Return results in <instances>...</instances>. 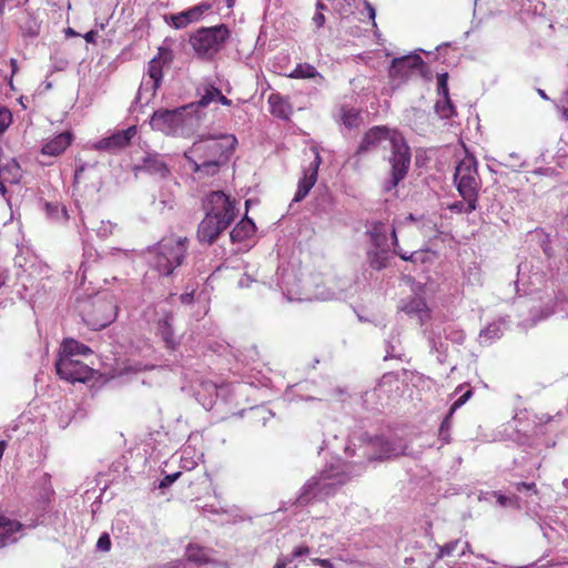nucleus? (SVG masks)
Segmentation results:
<instances>
[{
    "instance_id": "obj_29",
    "label": "nucleus",
    "mask_w": 568,
    "mask_h": 568,
    "mask_svg": "<svg viewBox=\"0 0 568 568\" xmlns=\"http://www.w3.org/2000/svg\"><path fill=\"white\" fill-rule=\"evenodd\" d=\"M91 353H92V351L89 346H87L75 339L67 338L63 341V343L61 345L60 356H70L73 358L77 355L87 356Z\"/></svg>"
},
{
    "instance_id": "obj_41",
    "label": "nucleus",
    "mask_w": 568,
    "mask_h": 568,
    "mask_svg": "<svg viewBox=\"0 0 568 568\" xmlns=\"http://www.w3.org/2000/svg\"><path fill=\"white\" fill-rule=\"evenodd\" d=\"M118 229V224L111 221H100L97 227L92 230L95 232L97 236L101 240L108 239L110 235L114 233V230Z\"/></svg>"
},
{
    "instance_id": "obj_32",
    "label": "nucleus",
    "mask_w": 568,
    "mask_h": 568,
    "mask_svg": "<svg viewBox=\"0 0 568 568\" xmlns=\"http://www.w3.org/2000/svg\"><path fill=\"white\" fill-rule=\"evenodd\" d=\"M341 120L344 126L348 130L357 129L363 121L358 109L346 106L341 109Z\"/></svg>"
},
{
    "instance_id": "obj_51",
    "label": "nucleus",
    "mask_w": 568,
    "mask_h": 568,
    "mask_svg": "<svg viewBox=\"0 0 568 568\" xmlns=\"http://www.w3.org/2000/svg\"><path fill=\"white\" fill-rule=\"evenodd\" d=\"M97 549L101 551H109L111 549V538L108 532L100 535L97 541Z\"/></svg>"
},
{
    "instance_id": "obj_49",
    "label": "nucleus",
    "mask_w": 568,
    "mask_h": 568,
    "mask_svg": "<svg viewBox=\"0 0 568 568\" xmlns=\"http://www.w3.org/2000/svg\"><path fill=\"white\" fill-rule=\"evenodd\" d=\"M473 396V389L468 388L463 395H460L450 406V415L462 407Z\"/></svg>"
},
{
    "instance_id": "obj_39",
    "label": "nucleus",
    "mask_w": 568,
    "mask_h": 568,
    "mask_svg": "<svg viewBox=\"0 0 568 568\" xmlns=\"http://www.w3.org/2000/svg\"><path fill=\"white\" fill-rule=\"evenodd\" d=\"M185 555L186 558L193 562L203 564L207 560L203 548L197 545L189 544Z\"/></svg>"
},
{
    "instance_id": "obj_7",
    "label": "nucleus",
    "mask_w": 568,
    "mask_h": 568,
    "mask_svg": "<svg viewBox=\"0 0 568 568\" xmlns=\"http://www.w3.org/2000/svg\"><path fill=\"white\" fill-rule=\"evenodd\" d=\"M195 112V104L190 103L175 109H159L153 112L150 125L153 130L161 131L168 135L176 134L186 123L187 119Z\"/></svg>"
},
{
    "instance_id": "obj_4",
    "label": "nucleus",
    "mask_w": 568,
    "mask_h": 568,
    "mask_svg": "<svg viewBox=\"0 0 568 568\" xmlns=\"http://www.w3.org/2000/svg\"><path fill=\"white\" fill-rule=\"evenodd\" d=\"M230 37V30L225 24L201 27L190 36L189 42L196 57L210 61L222 49Z\"/></svg>"
},
{
    "instance_id": "obj_30",
    "label": "nucleus",
    "mask_w": 568,
    "mask_h": 568,
    "mask_svg": "<svg viewBox=\"0 0 568 568\" xmlns=\"http://www.w3.org/2000/svg\"><path fill=\"white\" fill-rule=\"evenodd\" d=\"M504 320L495 321L487 325L484 329L479 333L480 343L490 344L494 341L500 338L504 334Z\"/></svg>"
},
{
    "instance_id": "obj_22",
    "label": "nucleus",
    "mask_w": 568,
    "mask_h": 568,
    "mask_svg": "<svg viewBox=\"0 0 568 568\" xmlns=\"http://www.w3.org/2000/svg\"><path fill=\"white\" fill-rule=\"evenodd\" d=\"M267 103L270 105V112L272 115L281 119L288 120L293 109L286 97L275 92L271 93L267 99Z\"/></svg>"
},
{
    "instance_id": "obj_44",
    "label": "nucleus",
    "mask_w": 568,
    "mask_h": 568,
    "mask_svg": "<svg viewBox=\"0 0 568 568\" xmlns=\"http://www.w3.org/2000/svg\"><path fill=\"white\" fill-rule=\"evenodd\" d=\"M496 497L498 505H500L501 507H513L516 509L520 508L519 498L516 495L506 496L499 493L496 494Z\"/></svg>"
},
{
    "instance_id": "obj_45",
    "label": "nucleus",
    "mask_w": 568,
    "mask_h": 568,
    "mask_svg": "<svg viewBox=\"0 0 568 568\" xmlns=\"http://www.w3.org/2000/svg\"><path fill=\"white\" fill-rule=\"evenodd\" d=\"M516 491L524 494L526 496H531L537 494V487L535 483H525L518 481L513 484Z\"/></svg>"
},
{
    "instance_id": "obj_3",
    "label": "nucleus",
    "mask_w": 568,
    "mask_h": 568,
    "mask_svg": "<svg viewBox=\"0 0 568 568\" xmlns=\"http://www.w3.org/2000/svg\"><path fill=\"white\" fill-rule=\"evenodd\" d=\"M477 165V160L474 156H465L455 169L454 183L459 195L467 203L465 213H471L477 210L478 191L480 187Z\"/></svg>"
},
{
    "instance_id": "obj_48",
    "label": "nucleus",
    "mask_w": 568,
    "mask_h": 568,
    "mask_svg": "<svg viewBox=\"0 0 568 568\" xmlns=\"http://www.w3.org/2000/svg\"><path fill=\"white\" fill-rule=\"evenodd\" d=\"M12 122V114L7 108L0 109V133H3Z\"/></svg>"
},
{
    "instance_id": "obj_42",
    "label": "nucleus",
    "mask_w": 568,
    "mask_h": 568,
    "mask_svg": "<svg viewBox=\"0 0 568 568\" xmlns=\"http://www.w3.org/2000/svg\"><path fill=\"white\" fill-rule=\"evenodd\" d=\"M155 60L159 64V69L163 71V65L170 64L173 60V53L171 49L165 47H160L158 49V54L152 59Z\"/></svg>"
},
{
    "instance_id": "obj_25",
    "label": "nucleus",
    "mask_w": 568,
    "mask_h": 568,
    "mask_svg": "<svg viewBox=\"0 0 568 568\" xmlns=\"http://www.w3.org/2000/svg\"><path fill=\"white\" fill-rule=\"evenodd\" d=\"M256 233V226L252 219L244 216L231 231L230 237L233 243H243L252 239Z\"/></svg>"
},
{
    "instance_id": "obj_19",
    "label": "nucleus",
    "mask_w": 568,
    "mask_h": 568,
    "mask_svg": "<svg viewBox=\"0 0 568 568\" xmlns=\"http://www.w3.org/2000/svg\"><path fill=\"white\" fill-rule=\"evenodd\" d=\"M424 65L423 59L418 54H408L400 58H394L389 67V77L394 80L405 81L410 74Z\"/></svg>"
},
{
    "instance_id": "obj_54",
    "label": "nucleus",
    "mask_w": 568,
    "mask_h": 568,
    "mask_svg": "<svg viewBox=\"0 0 568 568\" xmlns=\"http://www.w3.org/2000/svg\"><path fill=\"white\" fill-rule=\"evenodd\" d=\"M426 252L424 250L412 252L408 256L409 262L425 264L428 261Z\"/></svg>"
},
{
    "instance_id": "obj_28",
    "label": "nucleus",
    "mask_w": 568,
    "mask_h": 568,
    "mask_svg": "<svg viewBox=\"0 0 568 568\" xmlns=\"http://www.w3.org/2000/svg\"><path fill=\"white\" fill-rule=\"evenodd\" d=\"M288 77L293 79H313L316 84L324 82V77L310 63L297 64Z\"/></svg>"
},
{
    "instance_id": "obj_5",
    "label": "nucleus",
    "mask_w": 568,
    "mask_h": 568,
    "mask_svg": "<svg viewBox=\"0 0 568 568\" xmlns=\"http://www.w3.org/2000/svg\"><path fill=\"white\" fill-rule=\"evenodd\" d=\"M347 480L344 471H336L334 468L324 469L318 476L312 477L302 488L297 498L301 506L306 505L313 498L326 497L334 493L335 488Z\"/></svg>"
},
{
    "instance_id": "obj_46",
    "label": "nucleus",
    "mask_w": 568,
    "mask_h": 568,
    "mask_svg": "<svg viewBox=\"0 0 568 568\" xmlns=\"http://www.w3.org/2000/svg\"><path fill=\"white\" fill-rule=\"evenodd\" d=\"M437 94L439 97H448L449 95L448 73L447 72L437 74Z\"/></svg>"
},
{
    "instance_id": "obj_18",
    "label": "nucleus",
    "mask_w": 568,
    "mask_h": 568,
    "mask_svg": "<svg viewBox=\"0 0 568 568\" xmlns=\"http://www.w3.org/2000/svg\"><path fill=\"white\" fill-rule=\"evenodd\" d=\"M230 225L227 220H220L214 215L205 214L197 227V240L202 244L211 245Z\"/></svg>"
},
{
    "instance_id": "obj_12",
    "label": "nucleus",
    "mask_w": 568,
    "mask_h": 568,
    "mask_svg": "<svg viewBox=\"0 0 568 568\" xmlns=\"http://www.w3.org/2000/svg\"><path fill=\"white\" fill-rule=\"evenodd\" d=\"M395 134H400V132L396 129H389L386 125H375L371 128L363 136L356 155H363L368 153L375 149H377L383 142H388L392 144V139Z\"/></svg>"
},
{
    "instance_id": "obj_16",
    "label": "nucleus",
    "mask_w": 568,
    "mask_h": 568,
    "mask_svg": "<svg viewBox=\"0 0 568 568\" xmlns=\"http://www.w3.org/2000/svg\"><path fill=\"white\" fill-rule=\"evenodd\" d=\"M136 134V126L113 132L110 136L103 138L94 144V148L109 153H118L126 148Z\"/></svg>"
},
{
    "instance_id": "obj_24",
    "label": "nucleus",
    "mask_w": 568,
    "mask_h": 568,
    "mask_svg": "<svg viewBox=\"0 0 568 568\" xmlns=\"http://www.w3.org/2000/svg\"><path fill=\"white\" fill-rule=\"evenodd\" d=\"M73 135L71 132H62L47 142L41 152L43 155L58 156L71 144Z\"/></svg>"
},
{
    "instance_id": "obj_11",
    "label": "nucleus",
    "mask_w": 568,
    "mask_h": 568,
    "mask_svg": "<svg viewBox=\"0 0 568 568\" xmlns=\"http://www.w3.org/2000/svg\"><path fill=\"white\" fill-rule=\"evenodd\" d=\"M116 311L118 306L112 298H97L93 302V313L85 321L92 329L99 331L115 320Z\"/></svg>"
},
{
    "instance_id": "obj_52",
    "label": "nucleus",
    "mask_w": 568,
    "mask_h": 568,
    "mask_svg": "<svg viewBox=\"0 0 568 568\" xmlns=\"http://www.w3.org/2000/svg\"><path fill=\"white\" fill-rule=\"evenodd\" d=\"M459 545V540H454L445 544L440 549L438 557L452 556Z\"/></svg>"
},
{
    "instance_id": "obj_61",
    "label": "nucleus",
    "mask_w": 568,
    "mask_h": 568,
    "mask_svg": "<svg viewBox=\"0 0 568 568\" xmlns=\"http://www.w3.org/2000/svg\"><path fill=\"white\" fill-rule=\"evenodd\" d=\"M313 561L317 565H320L322 568H334L333 562L329 559H313Z\"/></svg>"
},
{
    "instance_id": "obj_31",
    "label": "nucleus",
    "mask_w": 568,
    "mask_h": 568,
    "mask_svg": "<svg viewBox=\"0 0 568 568\" xmlns=\"http://www.w3.org/2000/svg\"><path fill=\"white\" fill-rule=\"evenodd\" d=\"M43 210L48 219L54 222H67L69 220V215L64 205L55 202H44Z\"/></svg>"
},
{
    "instance_id": "obj_20",
    "label": "nucleus",
    "mask_w": 568,
    "mask_h": 568,
    "mask_svg": "<svg viewBox=\"0 0 568 568\" xmlns=\"http://www.w3.org/2000/svg\"><path fill=\"white\" fill-rule=\"evenodd\" d=\"M24 525L14 518L0 515V548L17 542L23 536Z\"/></svg>"
},
{
    "instance_id": "obj_2",
    "label": "nucleus",
    "mask_w": 568,
    "mask_h": 568,
    "mask_svg": "<svg viewBox=\"0 0 568 568\" xmlns=\"http://www.w3.org/2000/svg\"><path fill=\"white\" fill-rule=\"evenodd\" d=\"M187 237H164L149 247L151 266L162 276H171L181 266L187 252Z\"/></svg>"
},
{
    "instance_id": "obj_55",
    "label": "nucleus",
    "mask_w": 568,
    "mask_h": 568,
    "mask_svg": "<svg viewBox=\"0 0 568 568\" xmlns=\"http://www.w3.org/2000/svg\"><path fill=\"white\" fill-rule=\"evenodd\" d=\"M557 108L561 113V118L565 121H568V92L562 97L560 104H558Z\"/></svg>"
},
{
    "instance_id": "obj_59",
    "label": "nucleus",
    "mask_w": 568,
    "mask_h": 568,
    "mask_svg": "<svg viewBox=\"0 0 568 568\" xmlns=\"http://www.w3.org/2000/svg\"><path fill=\"white\" fill-rule=\"evenodd\" d=\"M180 301L184 305H190L194 301V292H186L180 295Z\"/></svg>"
},
{
    "instance_id": "obj_10",
    "label": "nucleus",
    "mask_w": 568,
    "mask_h": 568,
    "mask_svg": "<svg viewBox=\"0 0 568 568\" xmlns=\"http://www.w3.org/2000/svg\"><path fill=\"white\" fill-rule=\"evenodd\" d=\"M162 80L163 71L159 69V64L155 60H150L148 71L142 78L134 103L148 104L155 97L158 89L162 84Z\"/></svg>"
},
{
    "instance_id": "obj_36",
    "label": "nucleus",
    "mask_w": 568,
    "mask_h": 568,
    "mask_svg": "<svg viewBox=\"0 0 568 568\" xmlns=\"http://www.w3.org/2000/svg\"><path fill=\"white\" fill-rule=\"evenodd\" d=\"M371 237L375 250H389L387 231L385 230L384 225L374 226L373 231L371 232Z\"/></svg>"
},
{
    "instance_id": "obj_53",
    "label": "nucleus",
    "mask_w": 568,
    "mask_h": 568,
    "mask_svg": "<svg viewBox=\"0 0 568 568\" xmlns=\"http://www.w3.org/2000/svg\"><path fill=\"white\" fill-rule=\"evenodd\" d=\"M180 475H181L180 471H176V473H173V474H170V475H165L160 480L159 488L160 489L169 488L180 477Z\"/></svg>"
},
{
    "instance_id": "obj_33",
    "label": "nucleus",
    "mask_w": 568,
    "mask_h": 568,
    "mask_svg": "<svg viewBox=\"0 0 568 568\" xmlns=\"http://www.w3.org/2000/svg\"><path fill=\"white\" fill-rule=\"evenodd\" d=\"M389 257V250H374L368 251L367 260L369 266L376 271H382L387 267Z\"/></svg>"
},
{
    "instance_id": "obj_15",
    "label": "nucleus",
    "mask_w": 568,
    "mask_h": 568,
    "mask_svg": "<svg viewBox=\"0 0 568 568\" xmlns=\"http://www.w3.org/2000/svg\"><path fill=\"white\" fill-rule=\"evenodd\" d=\"M135 174L143 172L159 179H166L171 171L163 155L156 152H145L140 162L134 165Z\"/></svg>"
},
{
    "instance_id": "obj_63",
    "label": "nucleus",
    "mask_w": 568,
    "mask_h": 568,
    "mask_svg": "<svg viewBox=\"0 0 568 568\" xmlns=\"http://www.w3.org/2000/svg\"><path fill=\"white\" fill-rule=\"evenodd\" d=\"M98 36V32L95 30H90L89 32H87L84 34V40L88 42V43H94L95 42V38Z\"/></svg>"
},
{
    "instance_id": "obj_6",
    "label": "nucleus",
    "mask_w": 568,
    "mask_h": 568,
    "mask_svg": "<svg viewBox=\"0 0 568 568\" xmlns=\"http://www.w3.org/2000/svg\"><path fill=\"white\" fill-rule=\"evenodd\" d=\"M390 151V176L384 183V191L386 192H390L397 187L407 176L412 161L410 148L402 133L393 136Z\"/></svg>"
},
{
    "instance_id": "obj_64",
    "label": "nucleus",
    "mask_w": 568,
    "mask_h": 568,
    "mask_svg": "<svg viewBox=\"0 0 568 568\" xmlns=\"http://www.w3.org/2000/svg\"><path fill=\"white\" fill-rule=\"evenodd\" d=\"M467 209V205H465V203L463 201H458V202H455L452 206H450V210L453 211H457V212H464L465 213V210Z\"/></svg>"
},
{
    "instance_id": "obj_34",
    "label": "nucleus",
    "mask_w": 568,
    "mask_h": 568,
    "mask_svg": "<svg viewBox=\"0 0 568 568\" xmlns=\"http://www.w3.org/2000/svg\"><path fill=\"white\" fill-rule=\"evenodd\" d=\"M399 333L395 329L392 331L390 336L385 342V351L386 355L384 357L385 361L389 358H400L402 356V348H400V341H399Z\"/></svg>"
},
{
    "instance_id": "obj_17",
    "label": "nucleus",
    "mask_w": 568,
    "mask_h": 568,
    "mask_svg": "<svg viewBox=\"0 0 568 568\" xmlns=\"http://www.w3.org/2000/svg\"><path fill=\"white\" fill-rule=\"evenodd\" d=\"M210 9L211 4L201 2L181 12L166 14L164 20L175 29H184L189 24L200 21Z\"/></svg>"
},
{
    "instance_id": "obj_38",
    "label": "nucleus",
    "mask_w": 568,
    "mask_h": 568,
    "mask_svg": "<svg viewBox=\"0 0 568 568\" xmlns=\"http://www.w3.org/2000/svg\"><path fill=\"white\" fill-rule=\"evenodd\" d=\"M442 328L439 326H436L433 328L428 334V343L432 348V351H435L439 354L444 353L446 351V347L444 343L442 342Z\"/></svg>"
},
{
    "instance_id": "obj_47",
    "label": "nucleus",
    "mask_w": 568,
    "mask_h": 568,
    "mask_svg": "<svg viewBox=\"0 0 568 568\" xmlns=\"http://www.w3.org/2000/svg\"><path fill=\"white\" fill-rule=\"evenodd\" d=\"M452 418H453V415H450V409H449L439 427V437L446 443L449 442V430L452 427Z\"/></svg>"
},
{
    "instance_id": "obj_50",
    "label": "nucleus",
    "mask_w": 568,
    "mask_h": 568,
    "mask_svg": "<svg viewBox=\"0 0 568 568\" xmlns=\"http://www.w3.org/2000/svg\"><path fill=\"white\" fill-rule=\"evenodd\" d=\"M390 236H392V242H393V245H394V254L398 255L404 261H409V258H408L409 254L404 252L399 247V245H398V240H397V235H396L395 229H392Z\"/></svg>"
},
{
    "instance_id": "obj_43",
    "label": "nucleus",
    "mask_w": 568,
    "mask_h": 568,
    "mask_svg": "<svg viewBox=\"0 0 568 568\" xmlns=\"http://www.w3.org/2000/svg\"><path fill=\"white\" fill-rule=\"evenodd\" d=\"M442 332L445 334L446 339L459 345L464 343L466 337L464 331L457 329L453 326L444 327Z\"/></svg>"
},
{
    "instance_id": "obj_57",
    "label": "nucleus",
    "mask_w": 568,
    "mask_h": 568,
    "mask_svg": "<svg viewBox=\"0 0 568 568\" xmlns=\"http://www.w3.org/2000/svg\"><path fill=\"white\" fill-rule=\"evenodd\" d=\"M552 310L550 308H545V310H540V314L536 317L535 314L531 315V322L532 324H536L538 321H541V320H545L547 318L548 316H550L552 314Z\"/></svg>"
},
{
    "instance_id": "obj_21",
    "label": "nucleus",
    "mask_w": 568,
    "mask_h": 568,
    "mask_svg": "<svg viewBox=\"0 0 568 568\" xmlns=\"http://www.w3.org/2000/svg\"><path fill=\"white\" fill-rule=\"evenodd\" d=\"M174 315L165 311L163 317L158 321V335L162 338L166 348L175 349L180 345V339L175 336L173 328Z\"/></svg>"
},
{
    "instance_id": "obj_9",
    "label": "nucleus",
    "mask_w": 568,
    "mask_h": 568,
    "mask_svg": "<svg viewBox=\"0 0 568 568\" xmlns=\"http://www.w3.org/2000/svg\"><path fill=\"white\" fill-rule=\"evenodd\" d=\"M55 372L61 379L72 384L85 383L93 376V369L87 364L70 356H59L55 362Z\"/></svg>"
},
{
    "instance_id": "obj_26",
    "label": "nucleus",
    "mask_w": 568,
    "mask_h": 568,
    "mask_svg": "<svg viewBox=\"0 0 568 568\" xmlns=\"http://www.w3.org/2000/svg\"><path fill=\"white\" fill-rule=\"evenodd\" d=\"M316 181H317V173H315L314 171L308 172V171L304 170L303 178L298 181L297 191H296L292 202L297 203V202L303 201L307 196V194L310 193L312 187L315 185Z\"/></svg>"
},
{
    "instance_id": "obj_56",
    "label": "nucleus",
    "mask_w": 568,
    "mask_h": 568,
    "mask_svg": "<svg viewBox=\"0 0 568 568\" xmlns=\"http://www.w3.org/2000/svg\"><path fill=\"white\" fill-rule=\"evenodd\" d=\"M322 159L318 153H315L314 160L310 163V165L305 169L308 172H315L318 174V168L321 165Z\"/></svg>"
},
{
    "instance_id": "obj_35",
    "label": "nucleus",
    "mask_w": 568,
    "mask_h": 568,
    "mask_svg": "<svg viewBox=\"0 0 568 568\" xmlns=\"http://www.w3.org/2000/svg\"><path fill=\"white\" fill-rule=\"evenodd\" d=\"M435 112L442 119H452L457 115L456 108L449 95L442 97V99L435 103Z\"/></svg>"
},
{
    "instance_id": "obj_37",
    "label": "nucleus",
    "mask_w": 568,
    "mask_h": 568,
    "mask_svg": "<svg viewBox=\"0 0 568 568\" xmlns=\"http://www.w3.org/2000/svg\"><path fill=\"white\" fill-rule=\"evenodd\" d=\"M222 91L217 88H215L214 85L212 84H207L204 87V92L202 94V97L200 98V100L194 103L195 104V111L197 110V108H205L211 102L213 101H217L219 97L221 95Z\"/></svg>"
},
{
    "instance_id": "obj_60",
    "label": "nucleus",
    "mask_w": 568,
    "mask_h": 568,
    "mask_svg": "<svg viewBox=\"0 0 568 568\" xmlns=\"http://www.w3.org/2000/svg\"><path fill=\"white\" fill-rule=\"evenodd\" d=\"M310 549L307 546H298L294 549L292 556L295 557H302L306 554H308Z\"/></svg>"
},
{
    "instance_id": "obj_58",
    "label": "nucleus",
    "mask_w": 568,
    "mask_h": 568,
    "mask_svg": "<svg viewBox=\"0 0 568 568\" xmlns=\"http://www.w3.org/2000/svg\"><path fill=\"white\" fill-rule=\"evenodd\" d=\"M312 20H313L314 24L316 26V28L320 29L325 23V16L323 12L318 11V12H315Z\"/></svg>"
},
{
    "instance_id": "obj_8",
    "label": "nucleus",
    "mask_w": 568,
    "mask_h": 568,
    "mask_svg": "<svg viewBox=\"0 0 568 568\" xmlns=\"http://www.w3.org/2000/svg\"><path fill=\"white\" fill-rule=\"evenodd\" d=\"M203 209L205 214L214 215L220 220H227L230 224H232L237 213L235 201L223 191H212L204 200Z\"/></svg>"
},
{
    "instance_id": "obj_27",
    "label": "nucleus",
    "mask_w": 568,
    "mask_h": 568,
    "mask_svg": "<svg viewBox=\"0 0 568 568\" xmlns=\"http://www.w3.org/2000/svg\"><path fill=\"white\" fill-rule=\"evenodd\" d=\"M316 181H317V173H315L314 171L308 172V171L304 170L303 178L298 181L297 191H296L292 202L297 203V202L303 201L307 196V194L310 193L312 187L315 185Z\"/></svg>"
},
{
    "instance_id": "obj_62",
    "label": "nucleus",
    "mask_w": 568,
    "mask_h": 568,
    "mask_svg": "<svg viewBox=\"0 0 568 568\" xmlns=\"http://www.w3.org/2000/svg\"><path fill=\"white\" fill-rule=\"evenodd\" d=\"M252 282L253 280L247 274H244L239 281V286L242 288L248 287Z\"/></svg>"
},
{
    "instance_id": "obj_14",
    "label": "nucleus",
    "mask_w": 568,
    "mask_h": 568,
    "mask_svg": "<svg viewBox=\"0 0 568 568\" xmlns=\"http://www.w3.org/2000/svg\"><path fill=\"white\" fill-rule=\"evenodd\" d=\"M230 393L229 386L217 385L211 381H202L195 390L196 400L206 409L210 410L216 404L217 399L226 402Z\"/></svg>"
},
{
    "instance_id": "obj_23",
    "label": "nucleus",
    "mask_w": 568,
    "mask_h": 568,
    "mask_svg": "<svg viewBox=\"0 0 568 568\" xmlns=\"http://www.w3.org/2000/svg\"><path fill=\"white\" fill-rule=\"evenodd\" d=\"M379 458H389L409 455L407 444L400 438H381Z\"/></svg>"
},
{
    "instance_id": "obj_40",
    "label": "nucleus",
    "mask_w": 568,
    "mask_h": 568,
    "mask_svg": "<svg viewBox=\"0 0 568 568\" xmlns=\"http://www.w3.org/2000/svg\"><path fill=\"white\" fill-rule=\"evenodd\" d=\"M427 310V305L423 298L415 297L410 300L404 307L403 311L409 315L417 314L422 317V314Z\"/></svg>"
},
{
    "instance_id": "obj_1",
    "label": "nucleus",
    "mask_w": 568,
    "mask_h": 568,
    "mask_svg": "<svg viewBox=\"0 0 568 568\" xmlns=\"http://www.w3.org/2000/svg\"><path fill=\"white\" fill-rule=\"evenodd\" d=\"M237 140L232 134L219 138L201 136L184 152V158L190 163L192 172L213 176L230 161Z\"/></svg>"
},
{
    "instance_id": "obj_13",
    "label": "nucleus",
    "mask_w": 568,
    "mask_h": 568,
    "mask_svg": "<svg viewBox=\"0 0 568 568\" xmlns=\"http://www.w3.org/2000/svg\"><path fill=\"white\" fill-rule=\"evenodd\" d=\"M120 255L123 257H128L129 251L122 250L119 247H112L108 252L100 254L94 247L84 246L83 247V261H82V263L80 265V270H79V272L81 273L82 280L83 281L87 280L88 273L90 271H92L93 267L98 263L101 262V263L106 264L111 261L112 257L120 256Z\"/></svg>"
}]
</instances>
